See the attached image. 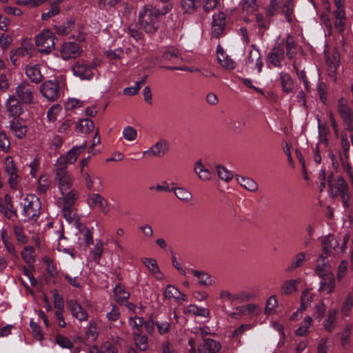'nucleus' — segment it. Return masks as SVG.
Segmentation results:
<instances>
[{
	"instance_id": "obj_63",
	"label": "nucleus",
	"mask_w": 353,
	"mask_h": 353,
	"mask_svg": "<svg viewBox=\"0 0 353 353\" xmlns=\"http://www.w3.org/2000/svg\"><path fill=\"white\" fill-rule=\"evenodd\" d=\"M61 110V108L59 105H52L47 112V117L50 122H54L57 119V117L59 112Z\"/></svg>"
},
{
	"instance_id": "obj_41",
	"label": "nucleus",
	"mask_w": 353,
	"mask_h": 353,
	"mask_svg": "<svg viewBox=\"0 0 353 353\" xmlns=\"http://www.w3.org/2000/svg\"><path fill=\"white\" fill-rule=\"evenodd\" d=\"M278 301L275 295L270 296L265 303L264 314L268 316L273 315L276 312Z\"/></svg>"
},
{
	"instance_id": "obj_8",
	"label": "nucleus",
	"mask_w": 353,
	"mask_h": 353,
	"mask_svg": "<svg viewBox=\"0 0 353 353\" xmlns=\"http://www.w3.org/2000/svg\"><path fill=\"white\" fill-rule=\"evenodd\" d=\"M15 94L21 103L31 104L34 100V88L27 81H23L15 88Z\"/></svg>"
},
{
	"instance_id": "obj_30",
	"label": "nucleus",
	"mask_w": 353,
	"mask_h": 353,
	"mask_svg": "<svg viewBox=\"0 0 353 353\" xmlns=\"http://www.w3.org/2000/svg\"><path fill=\"white\" fill-rule=\"evenodd\" d=\"M236 179L241 187L250 192H256L258 190L257 183L250 177L236 175Z\"/></svg>"
},
{
	"instance_id": "obj_10",
	"label": "nucleus",
	"mask_w": 353,
	"mask_h": 353,
	"mask_svg": "<svg viewBox=\"0 0 353 353\" xmlns=\"http://www.w3.org/2000/svg\"><path fill=\"white\" fill-rule=\"evenodd\" d=\"M170 150V143L165 139H160L154 145L148 150L143 152V157H163Z\"/></svg>"
},
{
	"instance_id": "obj_53",
	"label": "nucleus",
	"mask_w": 353,
	"mask_h": 353,
	"mask_svg": "<svg viewBox=\"0 0 353 353\" xmlns=\"http://www.w3.org/2000/svg\"><path fill=\"white\" fill-rule=\"evenodd\" d=\"M352 307L353 297L350 294L344 300L341 308V312L343 318L347 317L350 315Z\"/></svg>"
},
{
	"instance_id": "obj_1",
	"label": "nucleus",
	"mask_w": 353,
	"mask_h": 353,
	"mask_svg": "<svg viewBox=\"0 0 353 353\" xmlns=\"http://www.w3.org/2000/svg\"><path fill=\"white\" fill-rule=\"evenodd\" d=\"M170 9L169 4L162 8L150 5L145 6L139 14V23L141 29L148 34H154L161 26V15L165 14Z\"/></svg>"
},
{
	"instance_id": "obj_61",
	"label": "nucleus",
	"mask_w": 353,
	"mask_h": 353,
	"mask_svg": "<svg viewBox=\"0 0 353 353\" xmlns=\"http://www.w3.org/2000/svg\"><path fill=\"white\" fill-rule=\"evenodd\" d=\"M52 296L54 301V305L58 310H63L64 307L63 299L61 295H60L57 290H52Z\"/></svg>"
},
{
	"instance_id": "obj_46",
	"label": "nucleus",
	"mask_w": 353,
	"mask_h": 353,
	"mask_svg": "<svg viewBox=\"0 0 353 353\" xmlns=\"http://www.w3.org/2000/svg\"><path fill=\"white\" fill-rule=\"evenodd\" d=\"M312 325V317L310 316L305 317L300 326L295 330V334L300 336H305Z\"/></svg>"
},
{
	"instance_id": "obj_11",
	"label": "nucleus",
	"mask_w": 353,
	"mask_h": 353,
	"mask_svg": "<svg viewBox=\"0 0 353 353\" xmlns=\"http://www.w3.org/2000/svg\"><path fill=\"white\" fill-rule=\"evenodd\" d=\"M41 92L48 100H57L59 95L58 81L56 79L46 81L41 86Z\"/></svg>"
},
{
	"instance_id": "obj_57",
	"label": "nucleus",
	"mask_w": 353,
	"mask_h": 353,
	"mask_svg": "<svg viewBox=\"0 0 353 353\" xmlns=\"http://www.w3.org/2000/svg\"><path fill=\"white\" fill-rule=\"evenodd\" d=\"M10 149V141L4 131L0 132V150L7 153Z\"/></svg>"
},
{
	"instance_id": "obj_40",
	"label": "nucleus",
	"mask_w": 353,
	"mask_h": 353,
	"mask_svg": "<svg viewBox=\"0 0 353 353\" xmlns=\"http://www.w3.org/2000/svg\"><path fill=\"white\" fill-rule=\"evenodd\" d=\"M294 0H287L282 7V13L289 23L294 18Z\"/></svg>"
},
{
	"instance_id": "obj_18",
	"label": "nucleus",
	"mask_w": 353,
	"mask_h": 353,
	"mask_svg": "<svg viewBox=\"0 0 353 353\" xmlns=\"http://www.w3.org/2000/svg\"><path fill=\"white\" fill-rule=\"evenodd\" d=\"M79 45L74 42L64 43L60 50L61 56L63 59L76 58L81 54Z\"/></svg>"
},
{
	"instance_id": "obj_21",
	"label": "nucleus",
	"mask_w": 353,
	"mask_h": 353,
	"mask_svg": "<svg viewBox=\"0 0 353 353\" xmlns=\"http://www.w3.org/2000/svg\"><path fill=\"white\" fill-rule=\"evenodd\" d=\"M88 203L91 208L98 207L103 214L109 211L108 201L99 194H92L88 199Z\"/></svg>"
},
{
	"instance_id": "obj_24",
	"label": "nucleus",
	"mask_w": 353,
	"mask_h": 353,
	"mask_svg": "<svg viewBox=\"0 0 353 353\" xmlns=\"http://www.w3.org/2000/svg\"><path fill=\"white\" fill-rule=\"evenodd\" d=\"M68 305L72 315L79 321L87 320L88 312L76 300L71 299L68 301Z\"/></svg>"
},
{
	"instance_id": "obj_42",
	"label": "nucleus",
	"mask_w": 353,
	"mask_h": 353,
	"mask_svg": "<svg viewBox=\"0 0 353 353\" xmlns=\"http://www.w3.org/2000/svg\"><path fill=\"white\" fill-rule=\"evenodd\" d=\"M163 57L166 60L178 62L182 60L179 50L174 47H168L163 52Z\"/></svg>"
},
{
	"instance_id": "obj_4",
	"label": "nucleus",
	"mask_w": 353,
	"mask_h": 353,
	"mask_svg": "<svg viewBox=\"0 0 353 353\" xmlns=\"http://www.w3.org/2000/svg\"><path fill=\"white\" fill-rule=\"evenodd\" d=\"M87 145L86 141H84L81 145H75L71 148L66 154L59 157L54 164V172H68L67 168L70 164L76 162L80 154L85 150Z\"/></svg>"
},
{
	"instance_id": "obj_9",
	"label": "nucleus",
	"mask_w": 353,
	"mask_h": 353,
	"mask_svg": "<svg viewBox=\"0 0 353 353\" xmlns=\"http://www.w3.org/2000/svg\"><path fill=\"white\" fill-rule=\"evenodd\" d=\"M94 66L85 60L77 61L72 68L73 74L81 80H90L94 75Z\"/></svg>"
},
{
	"instance_id": "obj_38",
	"label": "nucleus",
	"mask_w": 353,
	"mask_h": 353,
	"mask_svg": "<svg viewBox=\"0 0 353 353\" xmlns=\"http://www.w3.org/2000/svg\"><path fill=\"white\" fill-rule=\"evenodd\" d=\"M285 48L286 49V56L289 59H292L297 53L296 43L294 38L288 35L285 41Z\"/></svg>"
},
{
	"instance_id": "obj_56",
	"label": "nucleus",
	"mask_w": 353,
	"mask_h": 353,
	"mask_svg": "<svg viewBox=\"0 0 353 353\" xmlns=\"http://www.w3.org/2000/svg\"><path fill=\"white\" fill-rule=\"evenodd\" d=\"M55 341L61 348L71 350L73 347L72 342L68 337L63 335L57 334Z\"/></svg>"
},
{
	"instance_id": "obj_19",
	"label": "nucleus",
	"mask_w": 353,
	"mask_h": 353,
	"mask_svg": "<svg viewBox=\"0 0 353 353\" xmlns=\"http://www.w3.org/2000/svg\"><path fill=\"white\" fill-rule=\"evenodd\" d=\"M0 212L8 219L17 216V210L14 208L10 194H6L3 199H0Z\"/></svg>"
},
{
	"instance_id": "obj_60",
	"label": "nucleus",
	"mask_w": 353,
	"mask_h": 353,
	"mask_svg": "<svg viewBox=\"0 0 353 353\" xmlns=\"http://www.w3.org/2000/svg\"><path fill=\"white\" fill-rule=\"evenodd\" d=\"M241 7L247 13H252L256 10V0H243Z\"/></svg>"
},
{
	"instance_id": "obj_16",
	"label": "nucleus",
	"mask_w": 353,
	"mask_h": 353,
	"mask_svg": "<svg viewBox=\"0 0 353 353\" xmlns=\"http://www.w3.org/2000/svg\"><path fill=\"white\" fill-rule=\"evenodd\" d=\"M216 59L219 65L226 70H233L236 67V61L225 53L220 45L216 48Z\"/></svg>"
},
{
	"instance_id": "obj_7",
	"label": "nucleus",
	"mask_w": 353,
	"mask_h": 353,
	"mask_svg": "<svg viewBox=\"0 0 353 353\" xmlns=\"http://www.w3.org/2000/svg\"><path fill=\"white\" fill-rule=\"evenodd\" d=\"M338 112L343 120L345 130L353 129V110L347 103V100L341 97L337 103Z\"/></svg>"
},
{
	"instance_id": "obj_20",
	"label": "nucleus",
	"mask_w": 353,
	"mask_h": 353,
	"mask_svg": "<svg viewBox=\"0 0 353 353\" xmlns=\"http://www.w3.org/2000/svg\"><path fill=\"white\" fill-rule=\"evenodd\" d=\"M221 349L219 341L212 339H204L198 347L199 353H218Z\"/></svg>"
},
{
	"instance_id": "obj_54",
	"label": "nucleus",
	"mask_w": 353,
	"mask_h": 353,
	"mask_svg": "<svg viewBox=\"0 0 353 353\" xmlns=\"http://www.w3.org/2000/svg\"><path fill=\"white\" fill-rule=\"evenodd\" d=\"M326 311V306L323 301H319L313 309V316L319 322L321 321Z\"/></svg>"
},
{
	"instance_id": "obj_52",
	"label": "nucleus",
	"mask_w": 353,
	"mask_h": 353,
	"mask_svg": "<svg viewBox=\"0 0 353 353\" xmlns=\"http://www.w3.org/2000/svg\"><path fill=\"white\" fill-rule=\"evenodd\" d=\"M134 344L137 348L141 351H145L148 349V337L145 335L140 334H134Z\"/></svg>"
},
{
	"instance_id": "obj_12",
	"label": "nucleus",
	"mask_w": 353,
	"mask_h": 353,
	"mask_svg": "<svg viewBox=\"0 0 353 353\" xmlns=\"http://www.w3.org/2000/svg\"><path fill=\"white\" fill-rule=\"evenodd\" d=\"M226 25V15L223 12H219L212 16V35L219 38L222 36Z\"/></svg>"
},
{
	"instance_id": "obj_6",
	"label": "nucleus",
	"mask_w": 353,
	"mask_h": 353,
	"mask_svg": "<svg viewBox=\"0 0 353 353\" xmlns=\"http://www.w3.org/2000/svg\"><path fill=\"white\" fill-rule=\"evenodd\" d=\"M329 186L332 196H336L338 194H340L343 205L347 206L350 194L348 186L345 179L341 176H339L334 181L329 180Z\"/></svg>"
},
{
	"instance_id": "obj_14",
	"label": "nucleus",
	"mask_w": 353,
	"mask_h": 353,
	"mask_svg": "<svg viewBox=\"0 0 353 353\" xmlns=\"http://www.w3.org/2000/svg\"><path fill=\"white\" fill-rule=\"evenodd\" d=\"M285 58V51L283 46L279 43L272 48L268 54V61L275 68H281V61Z\"/></svg>"
},
{
	"instance_id": "obj_58",
	"label": "nucleus",
	"mask_w": 353,
	"mask_h": 353,
	"mask_svg": "<svg viewBox=\"0 0 353 353\" xmlns=\"http://www.w3.org/2000/svg\"><path fill=\"white\" fill-rule=\"evenodd\" d=\"M123 137L128 141H133L137 137V131L132 126H127L123 130Z\"/></svg>"
},
{
	"instance_id": "obj_47",
	"label": "nucleus",
	"mask_w": 353,
	"mask_h": 353,
	"mask_svg": "<svg viewBox=\"0 0 353 353\" xmlns=\"http://www.w3.org/2000/svg\"><path fill=\"white\" fill-rule=\"evenodd\" d=\"M314 294L310 290L303 292L301 296V310H306L313 301Z\"/></svg>"
},
{
	"instance_id": "obj_49",
	"label": "nucleus",
	"mask_w": 353,
	"mask_h": 353,
	"mask_svg": "<svg viewBox=\"0 0 353 353\" xmlns=\"http://www.w3.org/2000/svg\"><path fill=\"white\" fill-rule=\"evenodd\" d=\"M51 184L50 178L46 175H42L38 180L37 192L40 194H46Z\"/></svg>"
},
{
	"instance_id": "obj_26",
	"label": "nucleus",
	"mask_w": 353,
	"mask_h": 353,
	"mask_svg": "<svg viewBox=\"0 0 353 353\" xmlns=\"http://www.w3.org/2000/svg\"><path fill=\"white\" fill-rule=\"evenodd\" d=\"M194 172L197 175L198 178L202 181H209L212 179V173L201 160L195 162L194 165Z\"/></svg>"
},
{
	"instance_id": "obj_64",
	"label": "nucleus",
	"mask_w": 353,
	"mask_h": 353,
	"mask_svg": "<svg viewBox=\"0 0 353 353\" xmlns=\"http://www.w3.org/2000/svg\"><path fill=\"white\" fill-rule=\"evenodd\" d=\"M14 234L17 241L21 243L26 244L28 243V237L26 236L23 229L17 225L14 226Z\"/></svg>"
},
{
	"instance_id": "obj_25",
	"label": "nucleus",
	"mask_w": 353,
	"mask_h": 353,
	"mask_svg": "<svg viewBox=\"0 0 353 353\" xmlns=\"http://www.w3.org/2000/svg\"><path fill=\"white\" fill-rule=\"evenodd\" d=\"M338 310L331 308L328 310L324 320L323 327L328 332L334 331L336 326Z\"/></svg>"
},
{
	"instance_id": "obj_5",
	"label": "nucleus",
	"mask_w": 353,
	"mask_h": 353,
	"mask_svg": "<svg viewBox=\"0 0 353 353\" xmlns=\"http://www.w3.org/2000/svg\"><path fill=\"white\" fill-rule=\"evenodd\" d=\"M55 37L49 29H45L35 37V43L40 52L49 54L54 48Z\"/></svg>"
},
{
	"instance_id": "obj_62",
	"label": "nucleus",
	"mask_w": 353,
	"mask_h": 353,
	"mask_svg": "<svg viewBox=\"0 0 353 353\" xmlns=\"http://www.w3.org/2000/svg\"><path fill=\"white\" fill-rule=\"evenodd\" d=\"M220 298L223 301H229L230 303L238 302V296L236 294H232L229 291L222 290L220 292Z\"/></svg>"
},
{
	"instance_id": "obj_48",
	"label": "nucleus",
	"mask_w": 353,
	"mask_h": 353,
	"mask_svg": "<svg viewBox=\"0 0 353 353\" xmlns=\"http://www.w3.org/2000/svg\"><path fill=\"white\" fill-rule=\"evenodd\" d=\"M327 279L329 280L328 283H321L319 288L320 292H324L325 294H331L334 292L335 288V280L333 274H328Z\"/></svg>"
},
{
	"instance_id": "obj_55",
	"label": "nucleus",
	"mask_w": 353,
	"mask_h": 353,
	"mask_svg": "<svg viewBox=\"0 0 353 353\" xmlns=\"http://www.w3.org/2000/svg\"><path fill=\"white\" fill-rule=\"evenodd\" d=\"M30 331L35 339L40 341L43 340V334L40 326L37 323L33 321L32 319L30 321Z\"/></svg>"
},
{
	"instance_id": "obj_50",
	"label": "nucleus",
	"mask_w": 353,
	"mask_h": 353,
	"mask_svg": "<svg viewBox=\"0 0 353 353\" xmlns=\"http://www.w3.org/2000/svg\"><path fill=\"white\" fill-rule=\"evenodd\" d=\"M94 128V123L90 119L81 120L77 127V130L85 134L92 132Z\"/></svg>"
},
{
	"instance_id": "obj_33",
	"label": "nucleus",
	"mask_w": 353,
	"mask_h": 353,
	"mask_svg": "<svg viewBox=\"0 0 353 353\" xmlns=\"http://www.w3.org/2000/svg\"><path fill=\"white\" fill-rule=\"evenodd\" d=\"M164 294L165 298L169 299H181L186 301V296L181 293L176 287L172 285H168L166 286Z\"/></svg>"
},
{
	"instance_id": "obj_44",
	"label": "nucleus",
	"mask_w": 353,
	"mask_h": 353,
	"mask_svg": "<svg viewBox=\"0 0 353 353\" xmlns=\"http://www.w3.org/2000/svg\"><path fill=\"white\" fill-rule=\"evenodd\" d=\"M90 353H117V350L110 343L106 342L100 347L95 345L91 347Z\"/></svg>"
},
{
	"instance_id": "obj_59",
	"label": "nucleus",
	"mask_w": 353,
	"mask_h": 353,
	"mask_svg": "<svg viewBox=\"0 0 353 353\" xmlns=\"http://www.w3.org/2000/svg\"><path fill=\"white\" fill-rule=\"evenodd\" d=\"M282 0H270L266 9V14L268 16L274 15L278 11Z\"/></svg>"
},
{
	"instance_id": "obj_31",
	"label": "nucleus",
	"mask_w": 353,
	"mask_h": 353,
	"mask_svg": "<svg viewBox=\"0 0 353 353\" xmlns=\"http://www.w3.org/2000/svg\"><path fill=\"white\" fill-rule=\"evenodd\" d=\"M9 128L12 134L19 139L23 138L27 132L26 127L16 120L10 122Z\"/></svg>"
},
{
	"instance_id": "obj_22",
	"label": "nucleus",
	"mask_w": 353,
	"mask_h": 353,
	"mask_svg": "<svg viewBox=\"0 0 353 353\" xmlns=\"http://www.w3.org/2000/svg\"><path fill=\"white\" fill-rule=\"evenodd\" d=\"M93 247L90 248L88 260L90 262L99 263L103 252V243L101 239H95Z\"/></svg>"
},
{
	"instance_id": "obj_36",
	"label": "nucleus",
	"mask_w": 353,
	"mask_h": 353,
	"mask_svg": "<svg viewBox=\"0 0 353 353\" xmlns=\"http://www.w3.org/2000/svg\"><path fill=\"white\" fill-rule=\"evenodd\" d=\"M201 0H181V8L183 13L193 14L196 11Z\"/></svg>"
},
{
	"instance_id": "obj_29",
	"label": "nucleus",
	"mask_w": 353,
	"mask_h": 353,
	"mask_svg": "<svg viewBox=\"0 0 353 353\" xmlns=\"http://www.w3.org/2000/svg\"><path fill=\"white\" fill-rule=\"evenodd\" d=\"M237 312L242 316H254L259 314L260 307L256 303H249L238 306Z\"/></svg>"
},
{
	"instance_id": "obj_45",
	"label": "nucleus",
	"mask_w": 353,
	"mask_h": 353,
	"mask_svg": "<svg viewBox=\"0 0 353 353\" xmlns=\"http://www.w3.org/2000/svg\"><path fill=\"white\" fill-rule=\"evenodd\" d=\"M300 283L299 279L286 281L281 287V294H291L296 290V285Z\"/></svg>"
},
{
	"instance_id": "obj_39",
	"label": "nucleus",
	"mask_w": 353,
	"mask_h": 353,
	"mask_svg": "<svg viewBox=\"0 0 353 353\" xmlns=\"http://www.w3.org/2000/svg\"><path fill=\"white\" fill-rule=\"evenodd\" d=\"M23 261L28 265L36 261V253L32 246H26L21 252Z\"/></svg>"
},
{
	"instance_id": "obj_51",
	"label": "nucleus",
	"mask_w": 353,
	"mask_h": 353,
	"mask_svg": "<svg viewBox=\"0 0 353 353\" xmlns=\"http://www.w3.org/2000/svg\"><path fill=\"white\" fill-rule=\"evenodd\" d=\"M192 274L196 277L199 280V282L203 285H210L212 283V280L210 277V276L205 272H201L199 270H192Z\"/></svg>"
},
{
	"instance_id": "obj_35",
	"label": "nucleus",
	"mask_w": 353,
	"mask_h": 353,
	"mask_svg": "<svg viewBox=\"0 0 353 353\" xmlns=\"http://www.w3.org/2000/svg\"><path fill=\"white\" fill-rule=\"evenodd\" d=\"M280 79L282 90L286 93L292 92L294 89V81L290 75L287 72H281Z\"/></svg>"
},
{
	"instance_id": "obj_32",
	"label": "nucleus",
	"mask_w": 353,
	"mask_h": 353,
	"mask_svg": "<svg viewBox=\"0 0 353 353\" xmlns=\"http://www.w3.org/2000/svg\"><path fill=\"white\" fill-rule=\"evenodd\" d=\"M172 191L174 193L177 199L181 201L188 203L192 200V192L184 187L172 188Z\"/></svg>"
},
{
	"instance_id": "obj_28",
	"label": "nucleus",
	"mask_w": 353,
	"mask_h": 353,
	"mask_svg": "<svg viewBox=\"0 0 353 353\" xmlns=\"http://www.w3.org/2000/svg\"><path fill=\"white\" fill-rule=\"evenodd\" d=\"M253 48L250 50L247 57V61L248 63H255L257 68L258 72H261L263 68V61L261 59V53L259 49L256 48L254 44L252 45Z\"/></svg>"
},
{
	"instance_id": "obj_13",
	"label": "nucleus",
	"mask_w": 353,
	"mask_h": 353,
	"mask_svg": "<svg viewBox=\"0 0 353 353\" xmlns=\"http://www.w3.org/2000/svg\"><path fill=\"white\" fill-rule=\"evenodd\" d=\"M54 181L60 192H65L72 188L73 179L68 172H54Z\"/></svg>"
},
{
	"instance_id": "obj_15",
	"label": "nucleus",
	"mask_w": 353,
	"mask_h": 353,
	"mask_svg": "<svg viewBox=\"0 0 353 353\" xmlns=\"http://www.w3.org/2000/svg\"><path fill=\"white\" fill-rule=\"evenodd\" d=\"M22 103L14 95H10L6 101L5 106L9 116L13 118L19 117L23 112Z\"/></svg>"
},
{
	"instance_id": "obj_27",
	"label": "nucleus",
	"mask_w": 353,
	"mask_h": 353,
	"mask_svg": "<svg viewBox=\"0 0 353 353\" xmlns=\"http://www.w3.org/2000/svg\"><path fill=\"white\" fill-rule=\"evenodd\" d=\"M61 194L62 197L60 199L62 201V207L64 208H72L79 198V192L74 188Z\"/></svg>"
},
{
	"instance_id": "obj_43",
	"label": "nucleus",
	"mask_w": 353,
	"mask_h": 353,
	"mask_svg": "<svg viewBox=\"0 0 353 353\" xmlns=\"http://www.w3.org/2000/svg\"><path fill=\"white\" fill-rule=\"evenodd\" d=\"M215 171L219 178L226 183L230 181L234 176L232 172L221 165H216L215 166Z\"/></svg>"
},
{
	"instance_id": "obj_37",
	"label": "nucleus",
	"mask_w": 353,
	"mask_h": 353,
	"mask_svg": "<svg viewBox=\"0 0 353 353\" xmlns=\"http://www.w3.org/2000/svg\"><path fill=\"white\" fill-rule=\"evenodd\" d=\"M114 296L115 301L120 304L123 303L130 296V293L125 290L124 287L117 284L114 288Z\"/></svg>"
},
{
	"instance_id": "obj_17",
	"label": "nucleus",
	"mask_w": 353,
	"mask_h": 353,
	"mask_svg": "<svg viewBox=\"0 0 353 353\" xmlns=\"http://www.w3.org/2000/svg\"><path fill=\"white\" fill-rule=\"evenodd\" d=\"M5 170L8 175V183L12 188H15L18 183V170L14 163L12 157L8 156L5 159Z\"/></svg>"
},
{
	"instance_id": "obj_23",
	"label": "nucleus",
	"mask_w": 353,
	"mask_h": 353,
	"mask_svg": "<svg viewBox=\"0 0 353 353\" xmlns=\"http://www.w3.org/2000/svg\"><path fill=\"white\" fill-rule=\"evenodd\" d=\"M26 74L27 77L34 83H39L43 79V76L41 71L39 64H29L26 67Z\"/></svg>"
},
{
	"instance_id": "obj_2",
	"label": "nucleus",
	"mask_w": 353,
	"mask_h": 353,
	"mask_svg": "<svg viewBox=\"0 0 353 353\" xmlns=\"http://www.w3.org/2000/svg\"><path fill=\"white\" fill-rule=\"evenodd\" d=\"M351 243L353 245V239H351L350 234H345L340 236H334L329 234L321 241V250L319 259L322 264L326 265L330 261H325L328 257H334L336 255L345 252L347 245Z\"/></svg>"
},
{
	"instance_id": "obj_34",
	"label": "nucleus",
	"mask_w": 353,
	"mask_h": 353,
	"mask_svg": "<svg viewBox=\"0 0 353 353\" xmlns=\"http://www.w3.org/2000/svg\"><path fill=\"white\" fill-rule=\"evenodd\" d=\"M184 313L187 314L208 317L210 314V311L208 309L205 307H198L195 305H190L184 308Z\"/></svg>"
},
{
	"instance_id": "obj_3",
	"label": "nucleus",
	"mask_w": 353,
	"mask_h": 353,
	"mask_svg": "<svg viewBox=\"0 0 353 353\" xmlns=\"http://www.w3.org/2000/svg\"><path fill=\"white\" fill-rule=\"evenodd\" d=\"M41 204L34 194H28L24 199L21 212L24 222H35L41 214Z\"/></svg>"
}]
</instances>
